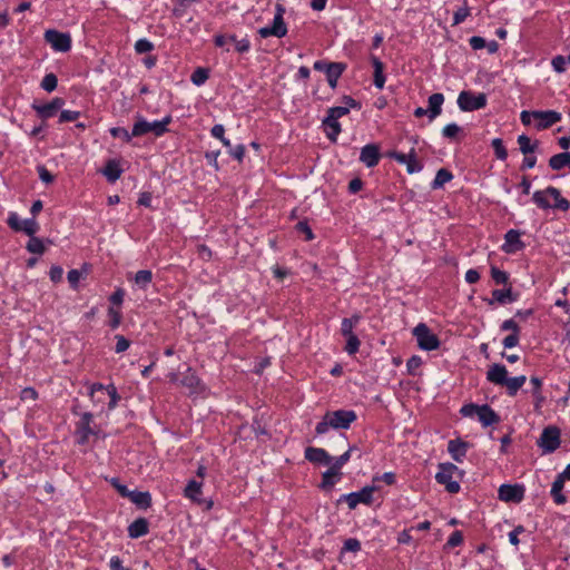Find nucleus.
<instances>
[{
  "label": "nucleus",
  "mask_w": 570,
  "mask_h": 570,
  "mask_svg": "<svg viewBox=\"0 0 570 570\" xmlns=\"http://www.w3.org/2000/svg\"><path fill=\"white\" fill-rule=\"evenodd\" d=\"M357 415L353 410H336L327 411L322 420L315 426V433L322 435L328 432V430H347L351 424L355 422Z\"/></svg>",
  "instance_id": "f257e3e1"
},
{
  "label": "nucleus",
  "mask_w": 570,
  "mask_h": 570,
  "mask_svg": "<svg viewBox=\"0 0 570 570\" xmlns=\"http://www.w3.org/2000/svg\"><path fill=\"white\" fill-rule=\"evenodd\" d=\"M487 380L495 385L505 386L507 393L514 396L527 381L525 375L508 377V370L503 364L494 363L487 371Z\"/></svg>",
  "instance_id": "f03ea898"
},
{
  "label": "nucleus",
  "mask_w": 570,
  "mask_h": 570,
  "mask_svg": "<svg viewBox=\"0 0 570 570\" xmlns=\"http://www.w3.org/2000/svg\"><path fill=\"white\" fill-rule=\"evenodd\" d=\"M532 202L541 209L556 208L562 212L570 209V202L562 197L561 191L553 186H548L543 190L534 191Z\"/></svg>",
  "instance_id": "7ed1b4c3"
},
{
  "label": "nucleus",
  "mask_w": 570,
  "mask_h": 570,
  "mask_svg": "<svg viewBox=\"0 0 570 570\" xmlns=\"http://www.w3.org/2000/svg\"><path fill=\"white\" fill-rule=\"evenodd\" d=\"M171 120L173 118L170 115H167L161 120H155L153 122L140 117L132 126V135L135 137H139L148 132H153L156 137H160L168 131L167 126Z\"/></svg>",
  "instance_id": "20e7f679"
},
{
  "label": "nucleus",
  "mask_w": 570,
  "mask_h": 570,
  "mask_svg": "<svg viewBox=\"0 0 570 570\" xmlns=\"http://www.w3.org/2000/svg\"><path fill=\"white\" fill-rule=\"evenodd\" d=\"M456 102L461 111L471 112L483 109L488 104V97L484 92L462 90L458 96Z\"/></svg>",
  "instance_id": "39448f33"
},
{
  "label": "nucleus",
  "mask_w": 570,
  "mask_h": 570,
  "mask_svg": "<svg viewBox=\"0 0 570 570\" xmlns=\"http://www.w3.org/2000/svg\"><path fill=\"white\" fill-rule=\"evenodd\" d=\"M454 473L462 474V471L455 464L445 462L439 464V471L435 474L436 482L444 485L445 490L452 494L458 493L461 489L460 483L452 480Z\"/></svg>",
  "instance_id": "423d86ee"
},
{
  "label": "nucleus",
  "mask_w": 570,
  "mask_h": 570,
  "mask_svg": "<svg viewBox=\"0 0 570 570\" xmlns=\"http://www.w3.org/2000/svg\"><path fill=\"white\" fill-rule=\"evenodd\" d=\"M377 490L375 484L365 485L360 491L342 494L337 503L346 502L350 510H354L360 503L371 505L374 501L373 493Z\"/></svg>",
  "instance_id": "0eeeda50"
},
{
  "label": "nucleus",
  "mask_w": 570,
  "mask_h": 570,
  "mask_svg": "<svg viewBox=\"0 0 570 570\" xmlns=\"http://www.w3.org/2000/svg\"><path fill=\"white\" fill-rule=\"evenodd\" d=\"M412 335L416 338L419 348L423 351L431 352L440 347V338L425 323H419L413 328Z\"/></svg>",
  "instance_id": "6e6552de"
},
{
  "label": "nucleus",
  "mask_w": 570,
  "mask_h": 570,
  "mask_svg": "<svg viewBox=\"0 0 570 570\" xmlns=\"http://www.w3.org/2000/svg\"><path fill=\"white\" fill-rule=\"evenodd\" d=\"M275 10L276 12L272 26H266L258 29V35L262 38H268L272 36L276 38H283L287 33V27L284 21L285 8L282 4L277 3Z\"/></svg>",
  "instance_id": "1a4fd4ad"
},
{
  "label": "nucleus",
  "mask_w": 570,
  "mask_h": 570,
  "mask_svg": "<svg viewBox=\"0 0 570 570\" xmlns=\"http://www.w3.org/2000/svg\"><path fill=\"white\" fill-rule=\"evenodd\" d=\"M180 376L179 379L178 374H170V382H178L181 386L188 389L189 394H197L204 390L202 380L190 366H187L186 371L183 372Z\"/></svg>",
  "instance_id": "9d476101"
},
{
  "label": "nucleus",
  "mask_w": 570,
  "mask_h": 570,
  "mask_svg": "<svg viewBox=\"0 0 570 570\" xmlns=\"http://www.w3.org/2000/svg\"><path fill=\"white\" fill-rule=\"evenodd\" d=\"M537 444L543 453H553L560 446V430L554 425L544 428Z\"/></svg>",
  "instance_id": "9b49d317"
},
{
  "label": "nucleus",
  "mask_w": 570,
  "mask_h": 570,
  "mask_svg": "<svg viewBox=\"0 0 570 570\" xmlns=\"http://www.w3.org/2000/svg\"><path fill=\"white\" fill-rule=\"evenodd\" d=\"M45 41L57 52H67L71 49V36L56 29H48L43 35Z\"/></svg>",
  "instance_id": "f8f14e48"
},
{
  "label": "nucleus",
  "mask_w": 570,
  "mask_h": 570,
  "mask_svg": "<svg viewBox=\"0 0 570 570\" xmlns=\"http://www.w3.org/2000/svg\"><path fill=\"white\" fill-rule=\"evenodd\" d=\"M7 224L12 230L22 232L29 237L35 236V234L39 230V224L36 220V217L20 220L17 213L9 214Z\"/></svg>",
  "instance_id": "ddd939ff"
},
{
  "label": "nucleus",
  "mask_w": 570,
  "mask_h": 570,
  "mask_svg": "<svg viewBox=\"0 0 570 570\" xmlns=\"http://www.w3.org/2000/svg\"><path fill=\"white\" fill-rule=\"evenodd\" d=\"M65 99L60 97L53 98L51 101L47 104H37L36 101L32 104V109L37 112V116L41 118L43 121L55 117L58 111L63 107Z\"/></svg>",
  "instance_id": "4468645a"
},
{
  "label": "nucleus",
  "mask_w": 570,
  "mask_h": 570,
  "mask_svg": "<svg viewBox=\"0 0 570 570\" xmlns=\"http://www.w3.org/2000/svg\"><path fill=\"white\" fill-rule=\"evenodd\" d=\"M95 393H101L102 395L106 393L109 396L108 410L110 411L117 406L120 400V395L114 384L104 385L102 383H94L89 391L91 401H95Z\"/></svg>",
  "instance_id": "2eb2a0df"
},
{
  "label": "nucleus",
  "mask_w": 570,
  "mask_h": 570,
  "mask_svg": "<svg viewBox=\"0 0 570 570\" xmlns=\"http://www.w3.org/2000/svg\"><path fill=\"white\" fill-rule=\"evenodd\" d=\"M498 495L501 501L519 503L524 498V487L521 484H502L499 488Z\"/></svg>",
  "instance_id": "dca6fc26"
},
{
  "label": "nucleus",
  "mask_w": 570,
  "mask_h": 570,
  "mask_svg": "<svg viewBox=\"0 0 570 570\" xmlns=\"http://www.w3.org/2000/svg\"><path fill=\"white\" fill-rule=\"evenodd\" d=\"M381 158L380 147L376 144H367L361 149L360 161L367 168L375 167Z\"/></svg>",
  "instance_id": "f3484780"
},
{
  "label": "nucleus",
  "mask_w": 570,
  "mask_h": 570,
  "mask_svg": "<svg viewBox=\"0 0 570 570\" xmlns=\"http://www.w3.org/2000/svg\"><path fill=\"white\" fill-rule=\"evenodd\" d=\"M539 121L535 125L538 130L550 128L561 120V114L556 110H535V118Z\"/></svg>",
  "instance_id": "a211bd4d"
},
{
  "label": "nucleus",
  "mask_w": 570,
  "mask_h": 570,
  "mask_svg": "<svg viewBox=\"0 0 570 570\" xmlns=\"http://www.w3.org/2000/svg\"><path fill=\"white\" fill-rule=\"evenodd\" d=\"M525 247L524 243L520 239V232L517 229H509L504 235V244L502 250L507 254H512L522 250Z\"/></svg>",
  "instance_id": "6ab92c4d"
},
{
  "label": "nucleus",
  "mask_w": 570,
  "mask_h": 570,
  "mask_svg": "<svg viewBox=\"0 0 570 570\" xmlns=\"http://www.w3.org/2000/svg\"><path fill=\"white\" fill-rule=\"evenodd\" d=\"M304 456L307 461L315 464L328 465L333 458L322 448L308 446L305 449Z\"/></svg>",
  "instance_id": "aec40b11"
},
{
  "label": "nucleus",
  "mask_w": 570,
  "mask_h": 570,
  "mask_svg": "<svg viewBox=\"0 0 570 570\" xmlns=\"http://www.w3.org/2000/svg\"><path fill=\"white\" fill-rule=\"evenodd\" d=\"M518 297H519V294L514 293L512 291V287L509 286L508 288H504V289H493L492 298H485V301L488 302L489 305H493L495 302L501 305H504L508 303L515 302L518 299Z\"/></svg>",
  "instance_id": "412c9836"
},
{
  "label": "nucleus",
  "mask_w": 570,
  "mask_h": 570,
  "mask_svg": "<svg viewBox=\"0 0 570 570\" xmlns=\"http://www.w3.org/2000/svg\"><path fill=\"white\" fill-rule=\"evenodd\" d=\"M469 446L470 444L461 439L450 440L448 442V452L455 462L461 463L466 456Z\"/></svg>",
  "instance_id": "4be33fe9"
},
{
  "label": "nucleus",
  "mask_w": 570,
  "mask_h": 570,
  "mask_svg": "<svg viewBox=\"0 0 570 570\" xmlns=\"http://www.w3.org/2000/svg\"><path fill=\"white\" fill-rule=\"evenodd\" d=\"M94 415L90 412H85L81 414L80 421L77 425V431L80 433V444H85L88 442V439L91 434H95L94 430L91 429L90 424L92 422Z\"/></svg>",
  "instance_id": "5701e85b"
},
{
  "label": "nucleus",
  "mask_w": 570,
  "mask_h": 570,
  "mask_svg": "<svg viewBox=\"0 0 570 570\" xmlns=\"http://www.w3.org/2000/svg\"><path fill=\"white\" fill-rule=\"evenodd\" d=\"M478 419L484 428L498 424L501 421L500 415L489 404L481 405Z\"/></svg>",
  "instance_id": "b1692460"
},
{
  "label": "nucleus",
  "mask_w": 570,
  "mask_h": 570,
  "mask_svg": "<svg viewBox=\"0 0 570 570\" xmlns=\"http://www.w3.org/2000/svg\"><path fill=\"white\" fill-rule=\"evenodd\" d=\"M322 126L324 127L327 139L332 142H336L337 137L342 131V127L338 120L330 115H326L322 121Z\"/></svg>",
  "instance_id": "393cba45"
},
{
  "label": "nucleus",
  "mask_w": 570,
  "mask_h": 570,
  "mask_svg": "<svg viewBox=\"0 0 570 570\" xmlns=\"http://www.w3.org/2000/svg\"><path fill=\"white\" fill-rule=\"evenodd\" d=\"M128 537L130 539H138L149 532V522L146 518H138L128 525Z\"/></svg>",
  "instance_id": "a878e982"
},
{
  "label": "nucleus",
  "mask_w": 570,
  "mask_h": 570,
  "mask_svg": "<svg viewBox=\"0 0 570 570\" xmlns=\"http://www.w3.org/2000/svg\"><path fill=\"white\" fill-rule=\"evenodd\" d=\"M342 475L343 473L341 471L331 465L325 472L322 473L320 488L325 491L332 490L335 483L341 480Z\"/></svg>",
  "instance_id": "bb28decb"
},
{
  "label": "nucleus",
  "mask_w": 570,
  "mask_h": 570,
  "mask_svg": "<svg viewBox=\"0 0 570 570\" xmlns=\"http://www.w3.org/2000/svg\"><path fill=\"white\" fill-rule=\"evenodd\" d=\"M102 175L107 178L109 183H115L118 180L122 174V168L120 167V161L117 159L107 160L104 169L101 170Z\"/></svg>",
  "instance_id": "cd10ccee"
},
{
  "label": "nucleus",
  "mask_w": 570,
  "mask_h": 570,
  "mask_svg": "<svg viewBox=\"0 0 570 570\" xmlns=\"http://www.w3.org/2000/svg\"><path fill=\"white\" fill-rule=\"evenodd\" d=\"M428 102H429V108H428L429 119H430V121H432L438 116H440L442 112V105L444 102V96H443V94H440V92L432 94L429 97Z\"/></svg>",
  "instance_id": "c85d7f7f"
},
{
  "label": "nucleus",
  "mask_w": 570,
  "mask_h": 570,
  "mask_svg": "<svg viewBox=\"0 0 570 570\" xmlns=\"http://www.w3.org/2000/svg\"><path fill=\"white\" fill-rule=\"evenodd\" d=\"M371 62L374 68V73H373L374 86L377 89H383V87L385 85L384 63L376 56L371 57Z\"/></svg>",
  "instance_id": "c756f323"
},
{
  "label": "nucleus",
  "mask_w": 570,
  "mask_h": 570,
  "mask_svg": "<svg viewBox=\"0 0 570 570\" xmlns=\"http://www.w3.org/2000/svg\"><path fill=\"white\" fill-rule=\"evenodd\" d=\"M129 500L136 504L137 508L142 510L151 507V494L148 491L131 490Z\"/></svg>",
  "instance_id": "7c9ffc66"
},
{
  "label": "nucleus",
  "mask_w": 570,
  "mask_h": 570,
  "mask_svg": "<svg viewBox=\"0 0 570 570\" xmlns=\"http://www.w3.org/2000/svg\"><path fill=\"white\" fill-rule=\"evenodd\" d=\"M362 320L361 313H354L351 317H345L341 322V334L344 337L355 335L354 328L360 324Z\"/></svg>",
  "instance_id": "2f4dec72"
},
{
  "label": "nucleus",
  "mask_w": 570,
  "mask_h": 570,
  "mask_svg": "<svg viewBox=\"0 0 570 570\" xmlns=\"http://www.w3.org/2000/svg\"><path fill=\"white\" fill-rule=\"evenodd\" d=\"M442 136L452 141H461L465 137V132L461 126L451 122L443 127Z\"/></svg>",
  "instance_id": "473e14b6"
},
{
  "label": "nucleus",
  "mask_w": 570,
  "mask_h": 570,
  "mask_svg": "<svg viewBox=\"0 0 570 570\" xmlns=\"http://www.w3.org/2000/svg\"><path fill=\"white\" fill-rule=\"evenodd\" d=\"M549 167L552 170H561L564 167L570 168V153L563 151V153H559V154H556L552 157H550Z\"/></svg>",
  "instance_id": "72a5a7b5"
},
{
  "label": "nucleus",
  "mask_w": 570,
  "mask_h": 570,
  "mask_svg": "<svg viewBox=\"0 0 570 570\" xmlns=\"http://www.w3.org/2000/svg\"><path fill=\"white\" fill-rule=\"evenodd\" d=\"M202 482L190 480L184 490V495L190 499L191 501L202 504V499L199 498V495L202 494Z\"/></svg>",
  "instance_id": "f704fd0d"
},
{
  "label": "nucleus",
  "mask_w": 570,
  "mask_h": 570,
  "mask_svg": "<svg viewBox=\"0 0 570 570\" xmlns=\"http://www.w3.org/2000/svg\"><path fill=\"white\" fill-rule=\"evenodd\" d=\"M347 65L345 62H337L328 72H326V80L332 89L337 87V81L346 70Z\"/></svg>",
  "instance_id": "c9c22d12"
},
{
  "label": "nucleus",
  "mask_w": 570,
  "mask_h": 570,
  "mask_svg": "<svg viewBox=\"0 0 570 570\" xmlns=\"http://www.w3.org/2000/svg\"><path fill=\"white\" fill-rule=\"evenodd\" d=\"M518 145H519V149L520 151L527 156L529 154H534V151L538 149L539 147V141L538 140H534L532 141L530 139L529 136L522 134L520 136H518Z\"/></svg>",
  "instance_id": "e433bc0d"
},
{
  "label": "nucleus",
  "mask_w": 570,
  "mask_h": 570,
  "mask_svg": "<svg viewBox=\"0 0 570 570\" xmlns=\"http://www.w3.org/2000/svg\"><path fill=\"white\" fill-rule=\"evenodd\" d=\"M452 179H453V174L449 169L440 168L436 171V175H435L433 181L431 183V188L440 189L444 186V184L451 181Z\"/></svg>",
  "instance_id": "4c0bfd02"
},
{
  "label": "nucleus",
  "mask_w": 570,
  "mask_h": 570,
  "mask_svg": "<svg viewBox=\"0 0 570 570\" xmlns=\"http://www.w3.org/2000/svg\"><path fill=\"white\" fill-rule=\"evenodd\" d=\"M563 487H564V482H562V479L556 476V479L552 483L550 493H551L553 501L557 504H564L567 502V497L562 493Z\"/></svg>",
  "instance_id": "58836bf2"
},
{
  "label": "nucleus",
  "mask_w": 570,
  "mask_h": 570,
  "mask_svg": "<svg viewBox=\"0 0 570 570\" xmlns=\"http://www.w3.org/2000/svg\"><path fill=\"white\" fill-rule=\"evenodd\" d=\"M209 78V69L204 67H197L191 76L190 80L195 86H202L204 85Z\"/></svg>",
  "instance_id": "ea45409f"
},
{
  "label": "nucleus",
  "mask_w": 570,
  "mask_h": 570,
  "mask_svg": "<svg viewBox=\"0 0 570 570\" xmlns=\"http://www.w3.org/2000/svg\"><path fill=\"white\" fill-rule=\"evenodd\" d=\"M27 250L32 254L42 255L46 252L43 240L36 236H30L27 246Z\"/></svg>",
  "instance_id": "a19ab883"
},
{
  "label": "nucleus",
  "mask_w": 570,
  "mask_h": 570,
  "mask_svg": "<svg viewBox=\"0 0 570 570\" xmlns=\"http://www.w3.org/2000/svg\"><path fill=\"white\" fill-rule=\"evenodd\" d=\"M135 283L142 289H146L147 286L153 281V273L149 269H140L135 275Z\"/></svg>",
  "instance_id": "79ce46f5"
},
{
  "label": "nucleus",
  "mask_w": 570,
  "mask_h": 570,
  "mask_svg": "<svg viewBox=\"0 0 570 570\" xmlns=\"http://www.w3.org/2000/svg\"><path fill=\"white\" fill-rule=\"evenodd\" d=\"M491 146L494 150V155L495 157L501 160V161H504L507 160L508 158V150L503 144V140L501 138H494L492 139L491 141Z\"/></svg>",
  "instance_id": "37998d69"
},
{
  "label": "nucleus",
  "mask_w": 570,
  "mask_h": 570,
  "mask_svg": "<svg viewBox=\"0 0 570 570\" xmlns=\"http://www.w3.org/2000/svg\"><path fill=\"white\" fill-rule=\"evenodd\" d=\"M356 450L355 445H350L347 451L337 456L334 461H332L331 465L336 470L341 471V469L350 461L352 452Z\"/></svg>",
  "instance_id": "c03bdc74"
},
{
  "label": "nucleus",
  "mask_w": 570,
  "mask_h": 570,
  "mask_svg": "<svg viewBox=\"0 0 570 570\" xmlns=\"http://www.w3.org/2000/svg\"><path fill=\"white\" fill-rule=\"evenodd\" d=\"M406 170L409 174L419 173L422 170L423 166L417 161L416 159V153L415 149L412 148L409 153V159L405 163Z\"/></svg>",
  "instance_id": "a18cd8bd"
},
{
  "label": "nucleus",
  "mask_w": 570,
  "mask_h": 570,
  "mask_svg": "<svg viewBox=\"0 0 570 570\" xmlns=\"http://www.w3.org/2000/svg\"><path fill=\"white\" fill-rule=\"evenodd\" d=\"M58 86V78L55 73L50 72V73H47L42 80H41V83H40V87L47 91V92H52Z\"/></svg>",
  "instance_id": "49530a36"
},
{
  "label": "nucleus",
  "mask_w": 570,
  "mask_h": 570,
  "mask_svg": "<svg viewBox=\"0 0 570 570\" xmlns=\"http://www.w3.org/2000/svg\"><path fill=\"white\" fill-rule=\"evenodd\" d=\"M346 338V344L344 346V351L348 354V355H354L358 352L360 350V345H361V341L360 338L357 337V335H351V336H347L345 337Z\"/></svg>",
  "instance_id": "de8ad7c7"
},
{
  "label": "nucleus",
  "mask_w": 570,
  "mask_h": 570,
  "mask_svg": "<svg viewBox=\"0 0 570 570\" xmlns=\"http://www.w3.org/2000/svg\"><path fill=\"white\" fill-rule=\"evenodd\" d=\"M228 40L235 42V50L238 53H246L250 49V42H249L248 38H243L240 40H237L235 35H230V36H228Z\"/></svg>",
  "instance_id": "09e8293b"
},
{
  "label": "nucleus",
  "mask_w": 570,
  "mask_h": 570,
  "mask_svg": "<svg viewBox=\"0 0 570 570\" xmlns=\"http://www.w3.org/2000/svg\"><path fill=\"white\" fill-rule=\"evenodd\" d=\"M422 358L419 355H412L406 362V370L410 375L415 376L417 374V370L422 365Z\"/></svg>",
  "instance_id": "8fccbe9b"
},
{
  "label": "nucleus",
  "mask_w": 570,
  "mask_h": 570,
  "mask_svg": "<svg viewBox=\"0 0 570 570\" xmlns=\"http://www.w3.org/2000/svg\"><path fill=\"white\" fill-rule=\"evenodd\" d=\"M154 48H155L154 43L146 38H141V39L137 40L135 43V51L140 55L150 52L154 50Z\"/></svg>",
  "instance_id": "3c124183"
},
{
  "label": "nucleus",
  "mask_w": 570,
  "mask_h": 570,
  "mask_svg": "<svg viewBox=\"0 0 570 570\" xmlns=\"http://www.w3.org/2000/svg\"><path fill=\"white\" fill-rule=\"evenodd\" d=\"M109 132L114 138H122L126 142H129L131 140V138L135 137L132 135V131L129 132L124 127H112L109 129Z\"/></svg>",
  "instance_id": "603ef678"
},
{
  "label": "nucleus",
  "mask_w": 570,
  "mask_h": 570,
  "mask_svg": "<svg viewBox=\"0 0 570 570\" xmlns=\"http://www.w3.org/2000/svg\"><path fill=\"white\" fill-rule=\"evenodd\" d=\"M491 277L495 284H507L509 281V274L504 271L499 269L495 266L491 267Z\"/></svg>",
  "instance_id": "864d4df0"
},
{
  "label": "nucleus",
  "mask_w": 570,
  "mask_h": 570,
  "mask_svg": "<svg viewBox=\"0 0 570 570\" xmlns=\"http://www.w3.org/2000/svg\"><path fill=\"white\" fill-rule=\"evenodd\" d=\"M108 316H109V326L112 330L118 328L120 323H121V320H122L121 312L115 309L114 307H109L108 308Z\"/></svg>",
  "instance_id": "5fc2aeb1"
},
{
  "label": "nucleus",
  "mask_w": 570,
  "mask_h": 570,
  "mask_svg": "<svg viewBox=\"0 0 570 570\" xmlns=\"http://www.w3.org/2000/svg\"><path fill=\"white\" fill-rule=\"evenodd\" d=\"M463 543V534L461 531L456 530L451 533L446 543L444 544V549H451L459 547Z\"/></svg>",
  "instance_id": "6e6d98bb"
},
{
  "label": "nucleus",
  "mask_w": 570,
  "mask_h": 570,
  "mask_svg": "<svg viewBox=\"0 0 570 570\" xmlns=\"http://www.w3.org/2000/svg\"><path fill=\"white\" fill-rule=\"evenodd\" d=\"M480 409H481V405H479V404L468 403V404H464L460 409V413H461V415H463L465 417H472L474 415H478Z\"/></svg>",
  "instance_id": "4d7b16f0"
},
{
  "label": "nucleus",
  "mask_w": 570,
  "mask_h": 570,
  "mask_svg": "<svg viewBox=\"0 0 570 570\" xmlns=\"http://www.w3.org/2000/svg\"><path fill=\"white\" fill-rule=\"evenodd\" d=\"M296 230L298 233H303L305 235L306 240H313L314 239V233L312 228L309 227L308 223L306 220H301L295 226Z\"/></svg>",
  "instance_id": "13d9d810"
},
{
  "label": "nucleus",
  "mask_w": 570,
  "mask_h": 570,
  "mask_svg": "<svg viewBox=\"0 0 570 570\" xmlns=\"http://www.w3.org/2000/svg\"><path fill=\"white\" fill-rule=\"evenodd\" d=\"M500 331L507 332L510 331V334H520V326L513 318H509L502 322L500 325Z\"/></svg>",
  "instance_id": "bf43d9fd"
},
{
  "label": "nucleus",
  "mask_w": 570,
  "mask_h": 570,
  "mask_svg": "<svg viewBox=\"0 0 570 570\" xmlns=\"http://www.w3.org/2000/svg\"><path fill=\"white\" fill-rule=\"evenodd\" d=\"M116 345H115V352L116 353H122L127 351L130 346V341L126 338L124 335L117 334L115 336Z\"/></svg>",
  "instance_id": "052dcab7"
},
{
  "label": "nucleus",
  "mask_w": 570,
  "mask_h": 570,
  "mask_svg": "<svg viewBox=\"0 0 570 570\" xmlns=\"http://www.w3.org/2000/svg\"><path fill=\"white\" fill-rule=\"evenodd\" d=\"M361 550V542L356 538H350L344 541L342 552L350 551V552H358Z\"/></svg>",
  "instance_id": "680f3d73"
},
{
  "label": "nucleus",
  "mask_w": 570,
  "mask_h": 570,
  "mask_svg": "<svg viewBox=\"0 0 570 570\" xmlns=\"http://www.w3.org/2000/svg\"><path fill=\"white\" fill-rule=\"evenodd\" d=\"M80 117V111L77 110H62L59 115V124L75 121Z\"/></svg>",
  "instance_id": "e2e57ef3"
},
{
  "label": "nucleus",
  "mask_w": 570,
  "mask_h": 570,
  "mask_svg": "<svg viewBox=\"0 0 570 570\" xmlns=\"http://www.w3.org/2000/svg\"><path fill=\"white\" fill-rule=\"evenodd\" d=\"M39 178L45 184H51L55 180V176L43 165L37 166Z\"/></svg>",
  "instance_id": "0e129e2a"
},
{
  "label": "nucleus",
  "mask_w": 570,
  "mask_h": 570,
  "mask_svg": "<svg viewBox=\"0 0 570 570\" xmlns=\"http://www.w3.org/2000/svg\"><path fill=\"white\" fill-rule=\"evenodd\" d=\"M469 14L470 10L468 7L459 8L453 14V26L462 23Z\"/></svg>",
  "instance_id": "69168bd1"
},
{
  "label": "nucleus",
  "mask_w": 570,
  "mask_h": 570,
  "mask_svg": "<svg viewBox=\"0 0 570 570\" xmlns=\"http://www.w3.org/2000/svg\"><path fill=\"white\" fill-rule=\"evenodd\" d=\"M337 62H332L327 60H316L313 65L314 70L324 72H328L333 67H335Z\"/></svg>",
  "instance_id": "338daca9"
},
{
  "label": "nucleus",
  "mask_w": 570,
  "mask_h": 570,
  "mask_svg": "<svg viewBox=\"0 0 570 570\" xmlns=\"http://www.w3.org/2000/svg\"><path fill=\"white\" fill-rule=\"evenodd\" d=\"M348 112H350L348 107H343V106L331 107L327 109V115L334 117L337 120L340 118L346 116Z\"/></svg>",
  "instance_id": "774afa93"
}]
</instances>
